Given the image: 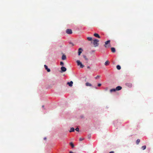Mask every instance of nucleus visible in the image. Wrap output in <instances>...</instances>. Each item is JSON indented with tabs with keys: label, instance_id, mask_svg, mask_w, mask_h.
Here are the masks:
<instances>
[{
	"label": "nucleus",
	"instance_id": "f257e3e1",
	"mask_svg": "<svg viewBox=\"0 0 153 153\" xmlns=\"http://www.w3.org/2000/svg\"><path fill=\"white\" fill-rule=\"evenodd\" d=\"M99 40L97 39H95L94 40L93 42V44L94 47H96L98 46L99 45Z\"/></svg>",
	"mask_w": 153,
	"mask_h": 153
},
{
	"label": "nucleus",
	"instance_id": "f03ea898",
	"mask_svg": "<svg viewBox=\"0 0 153 153\" xmlns=\"http://www.w3.org/2000/svg\"><path fill=\"white\" fill-rule=\"evenodd\" d=\"M110 40H108L106 41L105 42V45H104V46L106 48H108L110 46Z\"/></svg>",
	"mask_w": 153,
	"mask_h": 153
},
{
	"label": "nucleus",
	"instance_id": "7ed1b4c3",
	"mask_svg": "<svg viewBox=\"0 0 153 153\" xmlns=\"http://www.w3.org/2000/svg\"><path fill=\"white\" fill-rule=\"evenodd\" d=\"M76 62L77 63V65L78 66H80L81 68H83L84 66L82 64L81 62L79 60H77L76 61Z\"/></svg>",
	"mask_w": 153,
	"mask_h": 153
},
{
	"label": "nucleus",
	"instance_id": "20e7f679",
	"mask_svg": "<svg viewBox=\"0 0 153 153\" xmlns=\"http://www.w3.org/2000/svg\"><path fill=\"white\" fill-rule=\"evenodd\" d=\"M66 33L69 34H71L72 33V31L71 29H67L66 30Z\"/></svg>",
	"mask_w": 153,
	"mask_h": 153
},
{
	"label": "nucleus",
	"instance_id": "39448f33",
	"mask_svg": "<svg viewBox=\"0 0 153 153\" xmlns=\"http://www.w3.org/2000/svg\"><path fill=\"white\" fill-rule=\"evenodd\" d=\"M83 50L81 48H79L78 49V55L79 56H80L82 53Z\"/></svg>",
	"mask_w": 153,
	"mask_h": 153
},
{
	"label": "nucleus",
	"instance_id": "423d86ee",
	"mask_svg": "<svg viewBox=\"0 0 153 153\" xmlns=\"http://www.w3.org/2000/svg\"><path fill=\"white\" fill-rule=\"evenodd\" d=\"M126 86H128L129 88H131L132 86V83H130V82L126 83Z\"/></svg>",
	"mask_w": 153,
	"mask_h": 153
},
{
	"label": "nucleus",
	"instance_id": "0eeeda50",
	"mask_svg": "<svg viewBox=\"0 0 153 153\" xmlns=\"http://www.w3.org/2000/svg\"><path fill=\"white\" fill-rule=\"evenodd\" d=\"M61 69L62 71V72H65L66 71V68L63 66L61 68Z\"/></svg>",
	"mask_w": 153,
	"mask_h": 153
},
{
	"label": "nucleus",
	"instance_id": "6e6552de",
	"mask_svg": "<svg viewBox=\"0 0 153 153\" xmlns=\"http://www.w3.org/2000/svg\"><path fill=\"white\" fill-rule=\"evenodd\" d=\"M44 67L46 70H47L48 72H50L51 71L50 69L48 68V66L45 65H44Z\"/></svg>",
	"mask_w": 153,
	"mask_h": 153
},
{
	"label": "nucleus",
	"instance_id": "1a4fd4ad",
	"mask_svg": "<svg viewBox=\"0 0 153 153\" xmlns=\"http://www.w3.org/2000/svg\"><path fill=\"white\" fill-rule=\"evenodd\" d=\"M73 82L72 81H71L70 82H68L67 84L69 85V86L71 87L73 85Z\"/></svg>",
	"mask_w": 153,
	"mask_h": 153
},
{
	"label": "nucleus",
	"instance_id": "9d476101",
	"mask_svg": "<svg viewBox=\"0 0 153 153\" xmlns=\"http://www.w3.org/2000/svg\"><path fill=\"white\" fill-rule=\"evenodd\" d=\"M122 88V87L120 86H118L115 89L116 91H119L121 90Z\"/></svg>",
	"mask_w": 153,
	"mask_h": 153
},
{
	"label": "nucleus",
	"instance_id": "9b49d317",
	"mask_svg": "<svg viewBox=\"0 0 153 153\" xmlns=\"http://www.w3.org/2000/svg\"><path fill=\"white\" fill-rule=\"evenodd\" d=\"M94 36H95V37L98 38H100V36L97 33H95L94 34Z\"/></svg>",
	"mask_w": 153,
	"mask_h": 153
},
{
	"label": "nucleus",
	"instance_id": "f8f14e48",
	"mask_svg": "<svg viewBox=\"0 0 153 153\" xmlns=\"http://www.w3.org/2000/svg\"><path fill=\"white\" fill-rule=\"evenodd\" d=\"M85 85L87 86H91L92 85L91 84L88 82H86L85 83Z\"/></svg>",
	"mask_w": 153,
	"mask_h": 153
},
{
	"label": "nucleus",
	"instance_id": "ddd939ff",
	"mask_svg": "<svg viewBox=\"0 0 153 153\" xmlns=\"http://www.w3.org/2000/svg\"><path fill=\"white\" fill-rule=\"evenodd\" d=\"M116 91V90L115 88H113V89H111L110 91V92L111 93H112V92H114Z\"/></svg>",
	"mask_w": 153,
	"mask_h": 153
},
{
	"label": "nucleus",
	"instance_id": "4468645a",
	"mask_svg": "<svg viewBox=\"0 0 153 153\" xmlns=\"http://www.w3.org/2000/svg\"><path fill=\"white\" fill-rule=\"evenodd\" d=\"M66 56L64 55H63L62 56V60H65L66 59Z\"/></svg>",
	"mask_w": 153,
	"mask_h": 153
},
{
	"label": "nucleus",
	"instance_id": "2eb2a0df",
	"mask_svg": "<svg viewBox=\"0 0 153 153\" xmlns=\"http://www.w3.org/2000/svg\"><path fill=\"white\" fill-rule=\"evenodd\" d=\"M110 62L108 61H106L105 63V65H108L109 64Z\"/></svg>",
	"mask_w": 153,
	"mask_h": 153
},
{
	"label": "nucleus",
	"instance_id": "dca6fc26",
	"mask_svg": "<svg viewBox=\"0 0 153 153\" xmlns=\"http://www.w3.org/2000/svg\"><path fill=\"white\" fill-rule=\"evenodd\" d=\"M111 51L113 53H115V48H111Z\"/></svg>",
	"mask_w": 153,
	"mask_h": 153
},
{
	"label": "nucleus",
	"instance_id": "f3484780",
	"mask_svg": "<svg viewBox=\"0 0 153 153\" xmlns=\"http://www.w3.org/2000/svg\"><path fill=\"white\" fill-rule=\"evenodd\" d=\"M74 131V128H71L70 130V132H71L73 131Z\"/></svg>",
	"mask_w": 153,
	"mask_h": 153
},
{
	"label": "nucleus",
	"instance_id": "a211bd4d",
	"mask_svg": "<svg viewBox=\"0 0 153 153\" xmlns=\"http://www.w3.org/2000/svg\"><path fill=\"white\" fill-rule=\"evenodd\" d=\"M140 142V140L139 139H137L136 141V143L137 144H138Z\"/></svg>",
	"mask_w": 153,
	"mask_h": 153
},
{
	"label": "nucleus",
	"instance_id": "6ab92c4d",
	"mask_svg": "<svg viewBox=\"0 0 153 153\" xmlns=\"http://www.w3.org/2000/svg\"><path fill=\"white\" fill-rule=\"evenodd\" d=\"M146 148V146H144L142 147L141 148L143 150H145Z\"/></svg>",
	"mask_w": 153,
	"mask_h": 153
},
{
	"label": "nucleus",
	"instance_id": "aec40b11",
	"mask_svg": "<svg viewBox=\"0 0 153 153\" xmlns=\"http://www.w3.org/2000/svg\"><path fill=\"white\" fill-rule=\"evenodd\" d=\"M117 68L118 70H120L121 69V67L119 65H117Z\"/></svg>",
	"mask_w": 153,
	"mask_h": 153
},
{
	"label": "nucleus",
	"instance_id": "412c9836",
	"mask_svg": "<svg viewBox=\"0 0 153 153\" xmlns=\"http://www.w3.org/2000/svg\"><path fill=\"white\" fill-rule=\"evenodd\" d=\"M70 145L71 146V147L72 148H73L74 147V145L72 142H71L70 143Z\"/></svg>",
	"mask_w": 153,
	"mask_h": 153
},
{
	"label": "nucleus",
	"instance_id": "4be33fe9",
	"mask_svg": "<svg viewBox=\"0 0 153 153\" xmlns=\"http://www.w3.org/2000/svg\"><path fill=\"white\" fill-rule=\"evenodd\" d=\"M87 39L88 41H91L92 40V38L91 37H88Z\"/></svg>",
	"mask_w": 153,
	"mask_h": 153
},
{
	"label": "nucleus",
	"instance_id": "5701e85b",
	"mask_svg": "<svg viewBox=\"0 0 153 153\" xmlns=\"http://www.w3.org/2000/svg\"><path fill=\"white\" fill-rule=\"evenodd\" d=\"M83 57L85 58V59L86 60H88V59L87 58L86 56L85 55H84L83 56Z\"/></svg>",
	"mask_w": 153,
	"mask_h": 153
},
{
	"label": "nucleus",
	"instance_id": "b1692460",
	"mask_svg": "<svg viewBox=\"0 0 153 153\" xmlns=\"http://www.w3.org/2000/svg\"><path fill=\"white\" fill-rule=\"evenodd\" d=\"M60 65L62 66H63L64 65V64L63 62H60Z\"/></svg>",
	"mask_w": 153,
	"mask_h": 153
},
{
	"label": "nucleus",
	"instance_id": "393cba45",
	"mask_svg": "<svg viewBox=\"0 0 153 153\" xmlns=\"http://www.w3.org/2000/svg\"><path fill=\"white\" fill-rule=\"evenodd\" d=\"M100 77V76L97 75L96 77H95V78L97 79L99 78Z\"/></svg>",
	"mask_w": 153,
	"mask_h": 153
},
{
	"label": "nucleus",
	"instance_id": "a878e982",
	"mask_svg": "<svg viewBox=\"0 0 153 153\" xmlns=\"http://www.w3.org/2000/svg\"><path fill=\"white\" fill-rule=\"evenodd\" d=\"M79 128H77L75 129V130L77 131H79Z\"/></svg>",
	"mask_w": 153,
	"mask_h": 153
},
{
	"label": "nucleus",
	"instance_id": "bb28decb",
	"mask_svg": "<svg viewBox=\"0 0 153 153\" xmlns=\"http://www.w3.org/2000/svg\"><path fill=\"white\" fill-rule=\"evenodd\" d=\"M101 85V84L100 83H99L98 84V86L99 87Z\"/></svg>",
	"mask_w": 153,
	"mask_h": 153
},
{
	"label": "nucleus",
	"instance_id": "cd10ccee",
	"mask_svg": "<svg viewBox=\"0 0 153 153\" xmlns=\"http://www.w3.org/2000/svg\"><path fill=\"white\" fill-rule=\"evenodd\" d=\"M83 140V139L82 138H79L80 141H82V140Z\"/></svg>",
	"mask_w": 153,
	"mask_h": 153
},
{
	"label": "nucleus",
	"instance_id": "c85d7f7f",
	"mask_svg": "<svg viewBox=\"0 0 153 153\" xmlns=\"http://www.w3.org/2000/svg\"><path fill=\"white\" fill-rule=\"evenodd\" d=\"M70 44H71V45H72V46H74V44H73L72 43V42H70Z\"/></svg>",
	"mask_w": 153,
	"mask_h": 153
},
{
	"label": "nucleus",
	"instance_id": "c756f323",
	"mask_svg": "<svg viewBox=\"0 0 153 153\" xmlns=\"http://www.w3.org/2000/svg\"><path fill=\"white\" fill-rule=\"evenodd\" d=\"M87 68H88V69H90V68H90V66H87Z\"/></svg>",
	"mask_w": 153,
	"mask_h": 153
},
{
	"label": "nucleus",
	"instance_id": "7c9ffc66",
	"mask_svg": "<svg viewBox=\"0 0 153 153\" xmlns=\"http://www.w3.org/2000/svg\"><path fill=\"white\" fill-rule=\"evenodd\" d=\"M109 153H114V151H111Z\"/></svg>",
	"mask_w": 153,
	"mask_h": 153
},
{
	"label": "nucleus",
	"instance_id": "2f4dec72",
	"mask_svg": "<svg viewBox=\"0 0 153 153\" xmlns=\"http://www.w3.org/2000/svg\"><path fill=\"white\" fill-rule=\"evenodd\" d=\"M44 139L45 140H46V137L44 138Z\"/></svg>",
	"mask_w": 153,
	"mask_h": 153
},
{
	"label": "nucleus",
	"instance_id": "473e14b6",
	"mask_svg": "<svg viewBox=\"0 0 153 153\" xmlns=\"http://www.w3.org/2000/svg\"><path fill=\"white\" fill-rule=\"evenodd\" d=\"M44 107V105H43L42 106V107Z\"/></svg>",
	"mask_w": 153,
	"mask_h": 153
}]
</instances>
